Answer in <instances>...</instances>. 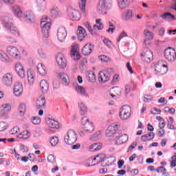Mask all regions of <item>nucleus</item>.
I'll return each instance as SVG.
<instances>
[{
    "label": "nucleus",
    "instance_id": "13",
    "mask_svg": "<svg viewBox=\"0 0 176 176\" xmlns=\"http://www.w3.org/2000/svg\"><path fill=\"white\" fill-rule=\"evenodd\" d=\"M57 38L60 42H64V41H65V38H67V30L65 28H58L57 32Z\"/></svg>",
    "mask_w": 176,
    "mask_h": 176
},
{
    "label": "nucleus",
    "instance_id": "51",
    "mask_svg": "<svg viewBox=\"0 0 176 176\" xmlns=\"http://www.w3.org/2000/svg\"><path fill=\"white\" fill-rule=\"evenodd\" d=\"M9 127L8 123L5 122H0V131H5Z\"/></svg>",
    "mask_w": 176,
    "mask_h": 176
},
{
    "label": "nucleus",
    "instance_id": "42",
    "mask_svg": "<svg viewBox=\"0 0 176 176\" xmlns=\"http://www.w3.org/2000/svg\"><path fill=\"white\" fill-rule=\"evenodd\" d=\"M27 111V106L24 103H21L19 107V112L21 116H24L25 111Z\"/></svg>",
    "mask_w": 176,
    "mask_h": 176
},
{
    "label": "nucleus",
    "instance_id": "50",
    "mask_svg": "<svg viewBox=\"0 0 176 176\" xmlns=\"http://www.w3.org/2000/svg\"><path fill=\"white\" fill-rule=\"evenodd\" d=\"M32 122L33 124H41V119L39 117H32Z\"/></svg>",
    "mask_w": 176,
    "mask_h": 176
},
{
    "label": "nucleus",
    "instance_id": "36",
    "mask_svg": "<svg viewBox=\"0 0 176 176\" xmlns=\"http://www.w3.org/2000/svg\"><path fill=\"white\" fill-rule=\"evenodd\" d=\"M36 3L38 6V10L43 12L46 9V1L45 0H36Z\"/></svg>",
    "mask_w": 176,
    "mask_h": 176
},
{
    "label": "nucleus",
    "instance_id": "12",
    "mask_svg": "<svg viewBox=\"0 0 176 176\" xmlns=\"http://www.w3.org/2000/svg\"><path fill=\"white\" fill-rule=\"evenodd\" d=\"M142 58L145 63H151L153 60V52L151 50H146V51L141 54Z\"/></svg>",
    "mask_w": 176,
    "mask_h": 176
},
{
    "label": "nucleus",
    "instance_id": "22",
    "mask_svg": "<svg viewBox=\"0 0 176 176\" xmlns=\"http://www.w3.org/2000/svg\"><path fill=\"white\" fill-rule=\"evenodd\" d=\"M75 90L77 92V94L81 96L82 97H89V94L87 93L86 89H85V87L77 85L75 87Z\"/></svg>",
    "mask_w": 176,
    "mask_h": 176
},
{
    "label": "nucleus",
    "instance_id": "1",
    "mask_svg": "<svg viewBox=\"0 0 176 176\" xmlns=\"http://www.w3.org/2000/svg\"><path fill=\"white\" fill-rule=\"evenodd\" d=\"M1 23L8 34L6 36V39L10 43H17V38L20 36V31L14 27L13 19L9 16H3L1 18Z\"/></svg>",
    "mask_w": 176,
    "mask_h": 176
},
{
    "label": "nucleus",
    "instance_id": "20",
    "mask_svg": "<svg viewBox=\"0 0 176 176\" xmlns=\"http://www.w3.org/2000/svg\"><path fill=\"white\" fill-rule=\"evenodd\" d=\"M87 36V33L86 32V30L82 28V26H79L77 30V36L78 41H83Z\"/></svg>",
    "mask_w": 176,
    "mask_h": 176
},
{
    "label": "nucleus",
    "instance_id": "55",
    "mask_svg": "<svg viewBox=\"0 0 176 176\" xmlns=\"http://www.w3.org/2000/svg\"><path fill=\"white\" fill-rule=\"evenodd\" d=\"M162 111H160V109H156V108H153L151 111V113H152V115H159V113H160Z\"/></svg>",
    "mask_w": 176,
    "mask_h": 176
},
{
    "label": "nucleus",
    "instance_id": "21",
    "mask_svg": "<svg viewBox=\"0 0 176 176\" xmlns=\"http://www.w3.org/2000/svg\"><path fill=\"white\" fill-rule=\"evenodd\" d=\"M119 133L118 137L116 138V145H122V144H125L126 141H129V136L126 134H124L120 136Z\"/></svg>",
    "mask_w": 176,
    "mask_h": 176
},
{
    "label": "nucleus",
    "instance_id": "59",
    "mask_svg": "<svg viewBox=\"0 0 176 176\" xmlns=\"http://www.w3.org/2000/svg\"><path fill=\"white\" fill-rule=\"evenodd\" d=\"M75 52H79V46L74 45L72 47L71 53H75Z\"/></svg>",
    "mask_w": 176,
    "mask_h": 176
},
{
    "label": "nucleus",
    "instance_id": "34",
    "mask_svg": "<svg viewBox=\"0 0 176 176\" xmlns=\"http://www.w3.org/2000/svg\"><path fill=\"white\" fill-rule=\"evenodd\" d=\"M12 10L16 17H23V11H21L19 6H14Z\"/></svg>",
    "mask_w": 176,
    "mask_h": 176
},
{
    "label": "nucleus",
    "instance_id": "8",
    "mask_svg": "<svg viewBox=\"0 0 176 176\" xmlns=\"http://www.w3.org/2000/svg\"><path fill=\"white\" fill-rule=\"evenodd\" d=\"M67 16L74 21H79L81 17L79 10L73 8H69L67 9Z\"/></svg>",
    "mask_w": 176,
    "mask_h": 176
},
{
    "label": "nucleus",
    "instance_id": "62",
    "mask_svg": "<svg viewBox=\"0 0 176 176\" xmlns=\"http://www.w3.org/2000/svg\"><path fill=\"white\" fill-rule=\"evenodd\" d=\"M102 148V145L101 143H96V146H95V148L94 149V152H96L97 151H100Z\"/></svg>",
    "mask_w": 176,
    "mask_h": 176
},
{
    "label": "nucleus",
    "instance_id": "5",
    "mask_svg": "<svg viewBox=\"0 0 176 176\" xmlns=\"http://www.w3.org/2000/svg\"><path fill=\"white\" fill-rule=\"evenodd\" d=\"M81 124L83 126V129L86 133H93L94 131V124L90 122L89 118L84 116L81 119Z\"/></svg>",
    "mask_w": 176,
    "mask_h": 176
},
{
    "label": "nucleus",
    "instance_id": "61",
    "mask_svg": "<svg viewBox=\"0 0 176 176\" xmlns=\"http://www.w3.org/2000/svg\"><path fill=\"white\" fill-rule=\"evenodd\" d=\"M98 163H100L101 167H107L108 166L105 160H102L100 158V160H99Z\"/></svg>",
    "mask_w": 176,
    "mask_h": 176
},
{
    "label": "nucleus",
    "instance_id": "29",
    "mask_svg": "<svg viewBox=\"0 0 176 176\" xmlns=\"http://www.w3.org/2000/svg\"><path fill=\"white\" fill-rule=\"evenodd\" d=\"M45 104H46L45 97H39L36 101V107L37 109H42V108H44Z\"/></svg>",
    "mask_w": 176,
    "mask_h": 176
},
{
    "label": "nucleus",
    "instance_id": "27",
    "mask_svg": "<svg viewBox=\"0 0 176 176\" xmlns=\"http://www.w3.org/2000/svg\"><path fill=\"white\" fill-rule=\"evenodd\" d=\"M155 138V133L149 132L145 135H142L141 140L142 142H147V141H152Z\"/></svg>",
    "mask_w": 176,
    "mask_h": 176
},
{
    "label": "nucleus",
    "instance_id": "47",
    "mask_svg": "<svg viewBox=\"0 0 176 176\" xmlns=\"http://www.w3.org/2000/svg\"><path fill=\"white\" fill-rule=\"evenodd\" d=\"M153 100V96L152 95L146 94L143 96L144 102H151Z\"/></svg>",
    "mask_w": 176,
    "mask_h": 176
},
{
    "label": "nucleus",
    "instance_id": "2",
    "mask_svg": "<svg viewBox=\"0 0 176 176\" xmlns=\"http://www.w3.org/2000/svg\"><path fill=\"white\" fill-rule=\"evenodd\" d=\"M112 9V0H100L96 7L99 14H107Z\"/></svg>",
    "mask_w": 176,
    "mask_h": 176
},
{
    "label": "nucleus",
    "instance_id": "17",
    "mask_svg": "<svg viewBox=\"0 0 176 176\" xmlns=\"http://www.w3.org/2000/svg\"><path fill=\"white\" fill-rule=\"evenodd\" d=\"M2 82L6 86H12L13 83V75L10 73H8L3 76Z\"/></svg>",
    "mask_w": 176,
    "mask_h": 176
},
{
    "label": "nucleus",
    "instance_id": "40",
    "mask_svg": "<svg viewBox=\"0 0 176 176\" xmlns=\"http://www.w3.org/2000/svg\"><path fill=\"white\" fill-rule=\"evenodd\" d=\"M144 35L146 39H148V41H152V39H153L154 37V35L152 33V32L149 31L148 29L144 30Z\"/></svg>",
    "mask_w": 176,
    "mask_h": 176
},
{
    "label": "nucleus",
    "instance_id": "4",
    "mask_svg": "<svg viewBox=\"0 0 176 176\" xmlns=\"http://www.w3.org/2000/svg\"><path fill=\"white\" fill-rule=\"evenodd\" d=\"M64 140L67 145H72L78 141V134L75 131L70 129L67 131V135L65 136Z\"/></svg>",
    "mask_w": 176,
    "mask_h": 176
},
{
    "label": "nucleus",
    "instance_id": "46",
    "mask_svg": "<svg viewBox=\"0 0 176 176\" xmlns=\"http://www.w3.org/2000/svg\"><path fill=\"white\" fill-rule=\"evenodd\" d=\"M79 7L82 13L86 12V0H81L79 3Z\"/></svg>",
    "mask_w": 176,
    "mask_h": 176
},
{
    "label": "nucleus",
    "instance_id": "16",
    "mask_svg": "<svg viewBox=\"0 0 176 176\" xmlns=\"http://www.w3.org/2000/svg\"><path fill=\"white\" fill-rule=\"evenodd\" d=\"M56 63L60 67V68H65L67 67V60H65V58L63 54H59L56 57Z\"/></svg>",
    "mask_w": 176,
    "mask_h": 176
},
{
    "label": "nucleus",
    "instance_id": "57",
    "mask_svg": "<svg viewBox=\"0 0 176 176\" xmlns=\"http://www.w3.org/2000/svg\"><path fill=\"white\" fill-rule=\"evenodd\" d=\"M55 161H56V159L54 158V155L52 154L48 155L47 162H49V163H54Z\"/></svg>",
    "mask_w": 176,
    "mask_h": 176
},
{
    "label": "nucleus",
    "instance_id": "56",
    "mask_svg": "<svg viewBox=\"0 0 176 176\" xmlns=\"http://www.w3.org/2000/svg\"><path fill=\"white\" fill-rule=\"evenodd\" d=\"M104 161H106L107 166H112V164H113V160H112V157L106 158L104 159Z\"/></svg>",
    "mask_w": 176,
    "mask_h": 176
},
{
    "label": "nucleus",
    "instance_id": "28",
    "mask_svg": "<svg viewBox=\"0 0 176 176\" xmlns=\"http://www.w3.org/2000/svg\"><path fill=\"white\" fill-rule=\"evenodd\" d=\"M58 76L61 79L65 86H68V85H69V77L67 74L58 73Z\"/></svg>",
    "mask_w": 176,
    "mask_h": 176
},
{
    "label": "nucleus",
    "instance_id": "44",
    "mask_svg": "<svg viewBox=\"0 0 176 176\" xmlns=\"http://www.w3.org/2000/svg\"><path fill=\"white\" fill-rule=\"evenodd\" d=\"M50 144L52 145V146H57V145H58V138H57V136L52 137Z\"/></svg>",
    "mask_w": 176,
    "mask_h": 176
},
{
    "label": "nucleus",
    "instance_id": "39",
    "mask_svg": "<svg viewBox=\"0 0 176 176\" xmlns=\"http://www.w3.org/2000/svg\"><path fill=\"white\" fill-rule=\"evenodd\" d=\"M0 60L3 63H9L10 61V58L6 53L3 52H0Z\"/></svg>",
    "mask_w": 176,
    "mask_h": 176
},
{
    "label": "nucleus",
    "instance_id": "58",
    "mask_svg": "<svg viewBox=\"0 0 176 176\" xmlns=\"http://www.w3.org/2000/svg\"><path fill=\"white\" fill-rule=\"evenodd\" d=\"M127 34L126 33V32H122L120 33V36H119V38H118V42H120V40L122 39V38H126L127 37Z\"/></svg>",
    "mask_w": 176,
    "mask_h": 176
},
{
    "label": "nucleus",
    "instance_id": "52",
    "mask_svg": "<svg viewBox=\"0 0 176 176\" xmlns=\"http://www.w3.org/2000/svg\"><path fill=\"white\" fill-rule=\"evenodd\" d=\"M19 131H20V128H19L18 126H15L10 131V134L14 135V134H17Z\"/></svg>",
    "mask_w": 176,
    "mask_h": 176
},
{
    "label": "nucleus",
    "instance_id": "32",
    "mask_svg": "<svg viewBox=\"0 0 176 176\" xmlns=\"http://www.w3.org/2000/svg\"><path fill=\"white\" fill-rule=\"evenodd\" d=\"M86 78L88 80V82H90L91 83H94L96 82V74L94 72L90 71L87 72Z\"/></svg>",
    "mask_w": 176,
    "mask_h": 176
},
{
    "label": "nucleus",
    "instance_id": "24",
    "mask_svg": "<svg viewBox=\"0 0 176 176\" xmlns=\"http://www.w3.org/2000/svg\"><path fill=\"white\" fill-rule=\"evenodd\" d=\"M133 0H118V7L122 10L126 9L130 4L132 3Z\"/></svg>",
    "mask_w": 176,
    "mask_h": 176
},
{
    "label": "nucleus",
    "instance_id": "37",
    "mask_svg": "<svg viewBox=\"0 0 176 176\" xmlns=\"http://www.w3.org/2000/svg\"><path fill=\"white\" fill-rule=\"evenodd\" d=\"M30 137H31V133H30V131H28L21 132L18 135H16V138L22 140H28Z\"/></svg>",
    "mask_w": 176,
    "mask_h": 176
},
{
    "label": "nucleus",
    "instance_id": "9",
    "mask_svg": "<svg viewBox=\"0 0 176 176\" xmlns=\"http://www.w3.org/2000/svg\"><path fill=\"white\" fill-rule=\"evenodd\" d=\"M131 113V107L129 105H124L121 108V111H120L119 116L120 119L122 120H127L130 118V115Z\"/></svg>",
    "mask_w": 176,
    "mask_h": 176
},
{
    "label": "nucleus",
    "instance_id": "15",
    "mask_svg": "<svg viewBox=\"0 0 176 176\" xmlns=\"http://www.w3.org/2000/svg\"><path fill=\"white\" fill-rule=\"evenodd\" d=\"M94 50V45L91 43H88L82 49V53L84 56H90Z\"/></svg>",
    "mask_w": 176,
    "mask_h": 176
},
{
    "label": "nucleus",
    "instance_id": "41",
    "mask_svg": "<svg viewBox=\"0 0 176 176\" xmlns=\"http://www.w3.org/2000/svg\"><path fill=\"white\" fill-rule=\"evenodd\" d=\"M78 107L80 108V115H86L87 113V107L83 103H79Z\"/></svg>",
    "mask_w": 176,
    "mask_h": 176
},
{
    "label": "nucleus",
    "instance_id": "33",
    "mask_svg": "<svg viewBox=\"0 0 176 176\" xmlns=\"http://www.w3.org/2000/svg\"><path fill=\"white\" fill-rule=\"evenodd\" d=\"M50 15L54 18L58 17L60 16V9L57 6H54L50 10Z\"/></svg>",
    "mask_w": 176,
    "mask_h": 176
},
{
    "label": "nucleus",
    "instance_id": "38",
    "mask_svg": "<svg viewBox=\"0 0 176 176\" xmlns=\"http://www.w3.org/2000/svg\"><path fill=\"white\" fill-rule=\"evenodd\" d=\"M160 17L163 20H174V19H175V16L170 12H165L163 14H162Z\"/></svg>",
    "mask_w": 176,
    "mask_h": 176
},
{
    "label": "nucleus",
    "instance_id": "35",
    "mask_svg": "<svg viewBox=\"0 0 176 176\" xmlns=\"http://www.w3.org/2000/svg\"><path fill=\"white\" fill-rule=\"evenodd\" d=\"M37 71L41 76L46 75V67L42 63H38L37 65Z\"/></svg>",
    "mask_w": 176,
    "mask_h": 176
},
{
    "label": "nucleus",
    "instance_id": "30",
    "mask_svg": "<svg viewBox=\"0 0 176 176\" xmlns=\"http://www.w3.org/2000/svg\"><path fill=\"white\" fill-rule=\"evenodd\" d=\"M40 87L42 93H47L49 91V82L45 80H42L40 82Z\"/></svg>",
    "mask_w": 176,
    "mask_h": 176
},
{
    "label": "nucleus",
    "instance_id": "31",
    "mask_svg": "<svg viewBox=\"0 0 176 176\" xmlns=\"http://www.w3.org/2000/svg\"><path fill=\"white\" fill-rule=\"evenodd\" d=\"M28 80L29 85H34V82L35 80V72L32 70L28 71Z\"/></svg>",
    "mask_w": 176,
    "mask_h": 176
},
{
    "label": "nucleus",
    "instance_id": "43",
    "mask_svg": "<svg viewBox=\"0 0 176 176\" xmlns=\"http://www.w3.org/2000/svg\"><path fill=\"white\" fill-rule=\"evenodd\" d=\"M111 93H114L117 96H120L122 94V88L119 87H113L111 89Z\"/></svg>",
    "mask_w": 176,
    "mask_h": 176
},
{
    "label": "nucleus",
    "instance_id": "10",
    "mask_svg": "<svg viewBox=\"0 0 176 176\" xmlns=\"http://www.w3.org/2000/svg\"><path fill=\"white\" fill-rule=\"evenodd\" d=\"M45 19H46V16L43 18L40 23L41 32L45 38H49V31L50 30V27H52V23L50 22H45L43 21Z\"/></svg>",
    "mask_w": 176,
    "mask_h": 176
},
{
    "label": "nucleus",
    "instance_id": "48",
    "mask_svg": "<svg viewBox=\"0 0 176 176\" xmlns=\"http://www.w3.org/2000/svg\"><path fill=\"white\" fill-rule=\"evenodd\" d=\"M1 108H3V111L6 113L8 112H10L12 107L9 104H4L1 105Z\"/></svg>",
    "mask_w": 176,
    "mask_h": 176
},
{
    "label": "nucleus",
    "instance_id": "63",
    "mask_svg": "<svg viewBox=\"0 0 176 176\" xmlns=\"http://www.w3.org/2000/svg\"><path fill=\"white\" fill-rule=\"evenodd\" d=\"M38 54L41 58H45V52L42 49L38 50Z\"/></svg>",
    "mask_w": 176,
    "mask_h": 176
},
{
    "label": "nucleus",
    "instance_id": "6",
    "mask_svg": "<svg viewBox=\"0 0 176 176\" xmlns=\"http://www.w3.org/2000/svg\"><path fill=\"white\" fill-rule=\"evenodd\" d=\"M119 125L118 124H112L107 130L106 135L107 137H113V138H118L119 137V132H118Z\"/></svg>",
    "mask_w": 176,
    "mask_h": 176
},
{
    "label": "nucleus",
    "instance_id": "60",
    "mask_svg": "<svg viewBox=\"0 0 176 176\" xmlns=\"http://www.w3.org/2000/svg\"><path fill=\"white\" fill-rule=\"evenodd\" d=\"M155 171H157V173H165L164 171H167V170H166V168H164V166H159Z\"/></svg>",
    "mask_w": 176,
    "mask_h": 176
},
{
    "label": "nucleus",
    "instance_id": "3",
    "mask_svg": "<svg viewBox=\"0 0 176 176\" xmlns=\"http://www.w3.org/2000/svg\"><path fill=\"white\" fill-rule=\"evenodd\" d=\"M168 71V66L163 60L158 61L155 66V74L157 76L166 75Z\"/></svg>",
    "mask_w": 176,
    "mask_h": 176
},
{
    "label": "nucleus",
    "instance_id": "23",
    "mask_svg": "<svg viewBox=\"0 0 176 176\" xmlns=\"http://www.w3.org/2000/svg\"><path fill=\"white\" fill-rule=\"evenodd\" d=\"M15 71L19 75L21 78H24L25 76V72H24V68L21 63H17L15 65Z\"/></svg>",
    "mask_w": 176,
    "mask_h": 176
},
{
    "label": "nucleus",
    "instance_id": "53",
    "mask_svg": "<svg viewBox=\"0 0 176 176\" xmlns=\"http://www.w3.org/2000/svg\"><path fill=\"white\" fill-rule=\"evenodd\" d=\"M103 43H104V45H106V46H107V47H111V45H112V42H111L109 41V39L104 38L103 39Z\"/></svg>",
    "mask_w": 176,
    "mask_h": 176
},
{
    "label": "nucleus",
    "instance_id": "54",
    "mask_svg": "<svg viewBox=\"0 0 176 176\" xmlns=\"http://www.w3.org/2000/svg\"><path fill=\"white\" fill-rule=\"evenodd\" d=\"M99 59L100 61H103L104 63H107L109 60V57L105 55H101L99 56Z\"/></svg>",
    "mask_w": 176,
    "mask_h": 176
},
{
    "label": "nucleus",
    "instance_id": "64",
    "mask_svg": "<svg viewBox=\"0 0 176 176\" xmlns=\"http://www.w3.org/2000/svg\"><path fill=\"white\" fill-rule=\"evenodd\" d=\"M135 146H137V143L136 142L132 143L131 145L129 146V147L128 148L127 152L131 151V150L134 149V148H135Z\"/></svg>",
    "mask_w": 176,
    "mask_h": 176
},
{
    "label": "nucleus",
    "instance_id": "19",
    "mask_svg": "<svg viewBox=\"0 0 176 176\" xmlns=\"http://www.w3.org/2000/svg\"><path fill=\"white\" fill-rule=\"evenodd\" d=\"M110 75L108 74V71H104L99 73L98 80L99 82H102L105 83V82H108L110 79Z\"/></svg>",
    "mask_w": 176,
    "mask_h": 176
},
{
    "label": "nucleus",
    "instance_id": "18",
    "mask_svg": "<svg viewBox=\"0 0 176 176\" xmlns=\"http://www.w3.org/2000/svg\"><path fill=\"white\" fill-rule=\"evenodd\" d=\"M13 90L14 96L20 97L23 94V85L21 82H15Z\"/></svg>",
    "mask_w": 176,
    "mask_h": 176
},
{
    "label": "nucleus",
    "instance_id": "49",
    "mask_svg": "<svg viewBox=\"0 0 176 176\" xmlns=\"http://www.w3.org/2000/svg\"><path fill=\"white\" fill-rule=\"evenodd\" d=\"M100 137H101V132L98 131L95 134L91 135L89 140H91V141H96V140H97L98 138H100Z\"/></svg>",
    "mask_w": 176,
    "mask_h": 176
},
{
    "label": "nucleus",
    "instance_id": "7",
    "mask_svg": "<svg viewBox=\"0 0 176 176\" xmlns=\"http://www.w3.org/2000/svg\"><path fill=\"white\" fill-rule=\"evenodd\" d=\"M164 58L168 61H175L176 59V52L173 47H168L164 50Z\"/></svg>",
    "mask_w": 176,
    "mask_h": 176
},
{
    "label": "nucleus",
    "instance_id": "14",
    "mask_svg": "<svg viewBox=\"0 0 176 176\" xmlns=\"http://www.w3.org/2000/svg\"><path fill=\"white\" fill-rule=\"evenodd\" d=\"M133 16V10L127 9L122 14L121 19L124 21H131Z\"/></svg>",
    "mask_w": 176,
    "mask_h": 176
},
{
    "label": "nucleus",
    "instance_id": "25",
    "mask_svg": "<svg viewBox=\"0 0 176 176\" xmlns=\"http://www.w3.org/2000/svg\"><path fill=\"white\" fill-rule=\"evenodd\" d=\"M47 124L51 129H58L60 127L58 122L52 118H48L47 120Z\"/></svg>",
    "mask_w": 176,
    "mask_h": 176
},
{
    "label": "nucleus",
    "instance_id": "45",
    "mask_svg": "<svg viewBox=\"0 0 176 176\" xmlns=\"http://www.w3.org/2000/svg\"><path fill=\"white\" fill-rule=\"evenodd\" d=\"M71 57L72 60L78 61V60H80V54H79V52H72L71 53Z\"/></svg>",
    "mask_w": 176,
    "mask_h": 176
},
{
    "label": "nucleus",
    "instance_id": "11",
    "mask_svg": "<svg viewBox=\"0 0 176 176\" xmlns=\"http://www.w3.org/2000/svg\"><path fill=\"white\" fill-rule=\"evenodd\" d=\"M7 52L10 56L13 57L14 58H16V60H19L20 58V55H19V50L16 47L13 45H9L6 48Z\"/></svg>",
    "mask_w": 176,
    "mask_h": 176
},
{
    "label": "nucleus",
    "instance_id": "26",
    "mask_svg": "<svg viewBox=\"0 0 176 176\" xmlns=\"http://www.w3.org/2000/svg\"><path fill=\"white\" fill-rule=\"evenodd\" d=\"M21 17H23L28 23H33L34 21V14L31 11L25 12Z\"/></svg>",
    "mask_w": 176,
    "mask_h": 176
}]
</instances>
